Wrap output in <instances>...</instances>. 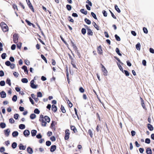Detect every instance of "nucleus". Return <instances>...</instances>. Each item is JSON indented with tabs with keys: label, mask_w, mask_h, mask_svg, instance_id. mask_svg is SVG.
Segmentation results:
<instances>
[{
	"label": "nucleus",
	"mask_w": 154,
	"mask_h": 154,
	"mask_svg": "<svg viewBox=\"0 0 154 154\" xmlns=\"http://www.w3.org/2000/svg\"><path fill=\"white\" fill-rule=\"evenodd\" d=\"M39 121L41 122L42 126L45 127L46 126L47 122L49 123L50 121V118L47 116H44L43 115H40Z\"/></svg>",
	"instance_id": "f257e3e1"
},
{
	"label": "nucleus",
	"mask_w": 154,
	"mask_h": 154,
	"mask_svg": "<svg viewBox=\"0 0 154 154\" xmlns=\"http://www.w3.org/2000/svg\"><path fill=\"white\" fill-rule=\"evenodd\" d=\"M0 26L4 32H6L8 30V27L7 25L4 22H2L0 23Z\"/></svg>",
	"instance_id": "f03ea898"
},
{
	"label": "nucleus",
	"mask_w": 154,
	"mask_h": 154,
	"mask_svg": "<svg viewBox=\"0 0 154 154\" xmlns=\"http://www.w3.org/2000/svg\"><path fill=\"white\" fill-rule=\"evenodd\" d=\"M57 122L54 121H53L51 124L50 128L52 130L53 132L55 131L56 129V125H57Z\"/></svg>",
	"instance_id": "7ed1b4c3"
},
{
	"label": "nucleus",
	"mask_w": 154,
	"mask_h": 154,
	"mask_svg": "<svg viewBox=\"0 0 154 154\" xmlns=\"http://www.w3.org/2000/svg\"><path fill=\"white\" fill-rule=\"evenodd\" d=\"M19 37L18 34L15 33L13 35V41L15 43H17L18 41Z\"/></svg>",
	"instance_id": "20e7f679"
},
{
	"label": "nucleus",
	"mask_w": 154,
	"mask_h": 154,
	"mask_svg": "<svg viewBox=\"0 0 154 154\" xmlns=\"http://www.w3.org/2000/svg\"><path fill=\"white\" fill-rule=\"evenodd\" d=\"M84 26L87 30L88 35H93V32L89 27L86 25H84Z\"/></svg>",
	"instance_id": "39448f33"
},
{
	"label": "nucleus",
	"mask_w": 154,
	"mask_h": 154,
	"mask_svg": "<svg viewBox=\"0 0 154 154\" xmlns=\"http://www.w3.org/2000/svg\"><path fill=\"white\" fill-rule=\"evenodd\" d=\"M101 70L103 72V75L104 76H107L108 75V71L106 69L104 66L102 64H101Z\"/></svg>",
	"instance_id": "423d86ee"
},
{
	"label": "nucleus",
	"mask_w": 154,
	"mask_h": 154,
	"mask_svg": "<svg viewBox=\"0 0 154 154\" xmlns=\"http://www.w3.org/2000/svg\"><path fill=\"white\" fill-rule=\"evenodd\" d=\"M97 53L99 54H103V50L102 49L101 46V45H100L97 48Z\"/></svg>",
	"instance_id": "0eeeda50"
},
{
	"label": "nucleus",
	"mask_w": 154,
	"mask_h": 154,
	"mask_svg": "<svg viewBox=\"0 0 154 154\" xmlns=\"http://www.w3.org/2000/svg\"><path fill=\"white\" fill-rule=\"evenodd\" d=\"M34 81L32 80L30 82V86L32 88L34 89L38 87L37 85H35L34 84Z\"/></svg>",
	"instance_id": "6e6552de"
},
{
	"label": "nucleus",
	"mask_w": 154,
	"mask_h": 154,
	"mask_svg": "<svg viewBox=\"0 0 154 154\" xmlns=\"http://www.w3.org/2000/svg\"><path fill=\"white\" fill-rule=\"evenodd\" d=\"M140 99L141 101V105L143 107L144 109L146 110L147 109H146V107L145 105L144 104V100L142 99V98H141V97H140Z\"/></svg>",
	"instance_id": "1a4fd4ad"
},
{
	"label": "nucleus",
	"mask_w": 154,
	"mask_h": 154,
	"mask_svg": "<svg viewBox=\"0 0 154 154\" xmlns=\"http://www.w3.org/2000/svg\"><path fill=\"white\" fill-rule=\"evenodd\" d=\"M0 97L2 98H4L6 97V93L5 91H2L0 93Z\"/></svg>",
	"instance_id": "9d476101"
},
{
	"label": "nucleus",
	"mask_w": 154,
	"mask_h": 154,
	"mask_svg": "<svg viewBox=\"0 0 154 154\" xmlns=\"http://www.w3.org/2000/svg\"><path fill=\"white\" fill-rule=\"evenodd\" d=\"M51 109L54 112H55L57 111V108L55 105L53 104L52 105Z\"/></svg>",
	"instance_id": "9b49d317"
},
{
	"label": "nucleus",
	"mask_w": 154,
	"mask_h": 154,
	"mask_svg": "<svg viewBox=\"0 0 154 154\" xmlns=\"http://www.w3.org/2000/svg\"><path fill=\"white\" fill-rule=\"evenodd\" d=\"M27 152L30 154H32L33 153V150L32 149L29 147L27 148Z\"/></svg>",
	"instance_id": "f8f14e48"
},
{
	"label": "nucleus",
	"mask_w": 154,
	"mask_h": 154,
	"mask_svg": "<svg viewBox=\"0 0 154 154\" xmlns=\"http://www.w3.org/2000/svg\"><path fill=\"white\" fill-rule=\"evenodd\" d=\"M70 128L71 130L73 131L74 133L77 132V129L74 126L71 125Z\"/></svg>",
	"instance_id": "ddd939ff"
},
{
	"label": "nucleus",
	"mask_w": 154,
	"mask_h": 154,
	"mask_svg": "<svg viewBox=\"0 0 154 154\" xmlns=\"http://www.w3.org/2000/svg\"><path fill=\"white\" fill-rule=\"evenodd\" d=\"M26 146H23L22 144H20L19 145V149L20 150H25L26 148Z\"/></svg>",
	"instance_id": "4468645a"
},
{
	"label": "nucleus",
	"mask_w": 154,
	"mask_h": 154,
	"mask_svg": "<svg viewBox=\"0 0 154 154\" xmlns=\"http://www.w3.org/2000/svg\"><path fill=\"white\" fill-rule=\"evenodd\" d=\"M147 127L148 129L151 131H152L153 129V128L152 126L150 124H147Z\"/></svg>",
	"instance_id": "2eb2a0df"
},
{
	"label": "nucleus",
	"mask_w": 154,
	"mask_h": 154,
	"mask_svg": "<svg viewBox=\"0 0 154 154\" xmlns=\"http://www.w3.org/2000/svg\"><path fill=\"white\" fill-rule=\"evenodd\" d=\"M56 148V146L55 145H53L51 146L50 151L51 152H54Z\"/></svg>",
	"instance_id": "dca6fc26"
},
{
	"label": "nucleus",
	"mask_w": 154,
	"mask_h": 154,
	"mask_svg": "<svg viewBox=\"0 0 154 154\" xmlns=\"http://www.w3.org/2000/svg\"><path fill=\"white\" fill-rule=\"evenodd\" d=\"M22 69L24 70V72L26 74L28 73V70L27 69V67L25 66H22Z\"/></svg>",
	"instance_id": "f3484780"
},
{
	"label": "nucleus",
	"mask_w": 154,
	"mask_h": 154,
	"mask_svg": "<svg viewBox=\"0 0 154 154\" xmlns=\"http://www.w3.org/2000/svg\"><path fill=\"white\" fill-rule=\"evenodd\" d=\"M140 43L139 42H138L136 45V48L137 50L139 51H140Z\"/></svg>",
	"instance_id": "a211bd4d"
},
{
	"label": "nucleus",
	"mask_w": 154,
	"mask_h": 154,
	"mask_svg": "<svg viewBox=\"0 0 154 154\" xmlns=\"http://www.w3.org/2000/svg\"><path fill=\"white\" fill-rule=\"evenodd\" d=\"M28 6H29V8L31 10V11L33 12H34V8H33V7L32 5V4L31 3L30 4L28 5Z\"/></svg>",
	"instance_id": "6ab92c4d"
},
{
	"label": "nucleus",
	"mask_w": 154,
	"mask_h": 154,
	"mask_svg": "<svg viewBox=\"0 0 154 154\" xmlns=\"http://www.w3.org/2000/svg\"><path fill=\"white\" fill-rule=\"evenodd\" d=\"M10 132V130L8 128L4 130V133L5 135H9Z\"/></svg>",
	"instance_id": "aec40b11"
},
{
	"label": "nucleus",
	"mask_w": 154,
	"mask_h": 154,
	"mask_svg": "<svg viewBox=\"0 0 154 154\" xmlns=\"http://www.w3.org/2000/svg\"><path fill=\"white\" fill-rule=\"evenodd\" d=\"M23 134L24 135H29L30 132L28 130H26L23 131Z\"/></svg>",
	"instance_id": "412c9836"
},
{
	"label": "nucleus",
	"mask_w": 154,
	"mask_h": 154,
	"mask_svg": "<svg viewBox=\"0 0 154 154\" xmlns=\"http://www.w3.org/2000/svg\"><path fill=\"white\" fill-rule=\"evenodd\" d=\"M146 152L147 154H152L151 149L149 148L146 149Z\"/></svg>",
	"instance_id": "4be33fe9"
},
{
	"label": "nucleus",
	"mask_w": 154,
	"mask_h": 154,
	"mask_svg": "<svg viewBox=\"0 0 154 154\" xmlns=\"http://www.w3.org/2000/svg\"><path fill=\"white\" fill-rule=\"evenodd\" d=\"M115 8L118 12L119 13H120L121 11L119 8L118 7V6L116 5H115Z\"/></svg>",
	"instance_id": "5701e85b"
},
{
	"label": "nucleus",
	"mask_w": 154,
	"mask_h": 154,
	"mask_svg": "<svg viewBox=\"0 0 154 154\" xmlns=\"http://www.w3.org/2000/svg\"><path fill=\"white\" fill-rule=\"evenodd\" d=\"M66 100L67 101V103L68 104L69 106V107L71 108L72 106V104L69 100L68 99L67 100L66 99Z\"/></svg>",
	"instance_id": "b1692460"
},
{
	"label": "nucleus",
	"mask_w": 154,
	"mask_h": 154,
	"mask_svg": "<svg viewBox=\"0 0 154 154\" xmlns=\"http://www.w3.org/2000/svg\"><path fill=\"white\" fill-rule=\"evenodd\" d=\"M60 109L63 113H65L66 112V111L64 107L62 105H61Z\"/></svg>",
	"instance_id": "393cba45"
},
{
	"label": "nucleus",
	"mask_w": 154,
	"mask_h": 154,
	"mask_svg": "<svg viewBox=\"0 0 154 154\" xmlns=\"http://www.w3.org/2000/svg\"><path fill=\"white\" fill-rule=\"evenodd\" d=\"M80 11L82 13L85 15H86L87 14V11H86L84 9H81L80 10Z\"/></svg>",
	"instance_id": "a878e982"
},
{
	"label": "nucleus",
	"mask_w": 154,
	"mask_h": 154,
	"mask_svg": "<svg viewBox=\"0 0 154 154\" xmlns=\"http://www.w3.org/2000/svg\"><path fill=\"white\" fill-rule=\"evenodd\" d=\"M85 21L89 25L91 23V21L87 18L85 19Z\"/></svg>",
	"instance_id": "bb28decb"
},
{
	"label": "nucleus",
	"mask_w": 154,
	"mask_h": 154,
	"mask_svg": "<svg viewBox=\"0 0 154 154\" xmlns=\"http://www.w3.org/2000/svg\"><path fill=\"white\" fill-rule=\"evenodd\" d=\"M21 81L23 83H27L28 82V80L26 78H23L21 79Z\"/></svg>",
	"instance_id": "cd10ccee"
},
{
	"label": "nucleus",
	"mask_w": 154,
	"mask_h": 154,
	"mask_svg": "<svg viewBox=\"0 0 154 154\" xmlns=\"http://www.w3.org/2000/svg\"><path fill=\"white\" fill-rule=\"evenodd\" d=\"M116 51L117 53L119 56H121L122 54L120 53V51L119 49L117 48L116 49Z\"/></svg>",
	"instance_id": "c85d7f7f"
},
{
	"label": "nucleus",
	"mask_w": 154,
	"mask_h": 154,
	"mask_svg": "<svg viewBox=\"0 0 154 154\" xmlns=\"http://www.w3.org/2000/svg\"><path fill=\"white\" fill-rule=\"evenodd\" d=\"M41 58L45 61V62L46 63H47V60L45 58V57L44 56L43 54L41 55Z\"/></svg>",
	"instance_id": "c756f323"
},
{
	"label": "nucleus",
	"mask_w": 154,
	"mask_h": 154,
	"mask_svg": "<svg viewBox=\"0 0 154 154\" xmlns=\"http://www.w3.org/2000/svg\"><path fill=\"white\" fill-rule=\"evenodd\" d=\"M35 117H36V115L34 113H32V114H31L30 116V118L31 119H34Z\"/></svg>",
	"instance_id": "7c9ffc66"
},
{
	"label": "nucleus",
	"mask_w": 154,
	"mask_h": 154,
	"mask_svg": "<svg viewBox=\"0 0 154 154\" xmlns=\"http://www.w3.org/2000/svg\"><path fill=\"white\" fill-rule=\"evenodd\" d=\"M37 131L35 130H33L31 131V134L32 135H36Z\"/></svg>",
	"instance_id": "2f4dec72"
},
{
	"label": "nucleus",
	"mask_w": 154,
	"mask_h": 154,
	"mask_svg": "<svg viewBox=\"0 0 154 154\" xmlns=\"http://www.w3.org/2000/svg\"><path fill=\"white\" fill-rule=\"evenodd\" d=\"M12 7L14 10L16 9L17 11H18V9L17 5L15 4H13L12 5Z\"/></svg>",
	"instance_id": "473e14b6"
},
{
	"label": "nucleus",
	"mask_w": 154,
	"mask_h": 154,
	"mask_svg": "<svg viewBox=\"0 0 154 154\" xmlns=\"http://www.w3.org/2000/svg\"><path fill=\"white\" fill-rule=\"evenodd\" d=\"M0 126L2 128H4L6 126V125L4 123H1L0 124Z\"/></svg>",
	"instance_id": "72a5a7b5"
},
{
	"label": "nucleus",
	"mask_w": 154,
	"mask_h": 154,
	"mask_svg": "<svg viewBox=\"0 0 154 154\" xmlns=\"http://www.w3.org/2000/svg\"><path fill=\"white\" fill-rule=\"evenodd\" d=\"M25 125H24L21 124L19 125V128L20 129H23L25 128Z\"/></svg>",
	"instance_id": "f704fd0d"
},
{
	"label": "nucleus",
	"mask_w": 154,
	"mask_h": 154,
	"mask_svg": "<svg viewBox=\"0 0 154 154\" xmlns=\"http://www.w3.org/2000/svg\"><path fill=\"white\" fill-rule=\"evenodd\" d=\"M17 99V96L16 95H14L12 98V100L13 101L15 102Z\"/></svg>",
	"instance_id": "c9c22d12"
},
{
	"label": "nucleus",
	"mask_w": 154,
	"mask_h": 154,
	"mask_svg": "<svg viewBox=\"0 0 154 154\" xmlns=\"http://www.w3.org/2000/svg\"><path fill=\"white\" fill-rule=\"evenodd\" d=\"M66 8L68 11H70L72 9V7L70 5H66Z\"/></svg>",
	"instance_id": "e433bc0d"
},
{
	"label": "nucleus",
	"mask_w": 154,
	"mask_h": 154,
	"mask_svg": "<svg viewBox=\"0 0 154 154\" xmlns=\"http://www.w3.org/2000/svg\"><path fill=\"white\" fill-rule=\"evenodd\" d=\"M22 43L20 42L18 43L17 45V47L19 49H21V48L22 45Z\"/></svg>",
	"instance_id": "4c0bfd02"
},
{
	"label": "nucleus",
	"mask_w": 154,
	"mask_h": 154,
	"mask_svg": "<svg viewBox=\"0 0 154 154\" xmlns=\"http://www.w3.org/2000/svg\"><path fill=\"white\" fill-rule=\"evenodd\" d=\"M115 37L116 38V40L117 41H120L121 39L119 36L117 35L116 34L115 35Z\"/></svg>",
	"instance_id": "58836bf2"
},
{
	"label": "nucleus",
	"mask_w": 154,
	"mask_h": 154,
	"mask_svg": "<svg viewBox=\"0 0 154 154\" xmlns=\"http://www.w3.org/2000/svg\"><path fill=\"white\" fill-rule=\"evenodd\" d=\"M81 32H82V33L83 35H84L86 33V30L85 28H83L82 29Z\"/></svg>",
	"instance_id": "ea45409f"
},
{
	"label": "nucleus",
	"mask_w": 154,
	"mask_h": 154,
	"mask_svg": "<svg viewBox=\"0 0 154 154\" xmlns=\"http://www.w3.org/2000/svg\"><path fill=\"white\" fill-rule=\"evenodd\" d=\"M6 83L7 84H8L9 86L11 85V80L10 79L8 78L7 79V80L6 81Z\"/></svg>",
	"instance_id": "a19ab883"
},
{
	"label": "nucleus",
	"mask_w": 154,
	"mask_h": 154,
	"mask_svg": "<svg viewBox=\"0 0 154 154\" xmlns=\"http://www.w3.org/2000/svg\"><path fill=\"white\" fill-rule=\"evenodd\" d=\"M17 146V144L15 142H14L12 145V147L13 149L15 148Z\"/></svg>",
	"instance_id": "79ce46f5"
},
{
	"label": "nucleus",
	"mask_w": 154,
	"mask_h": 154,
	"mask_svg": "<svg viewBox=\"0 0 154 154\" xmlns=\"http://www.w3.org/2000/svg\"><path fill=\"white\" fill-rule=\"evenodd\" d=\"M42 94L40 92H39L37 93V97H42Z\"/></svg>",
	"instance_id": "37998d69"
},
{
	"label": "nucleus",
	"mask_w": 154,
	"mask_h": 154,
	"mask_svg": "<svg viewBox=\"0 0 154 154\" xmlns=\"http://www.w3.org/2000/svg\"><path fill=\"white\" fill-rule=\"evenodd\" d=\"M91 15L92 16L94 17V18L96 20L97 19L96 14L94 12H91Z\"/></svg>",
	"instance_id": "c03bdc74"
},
{
	"label": "nucleus",
	"mask_w": 154,
	"mask_h": 154,
	"mask_svg": "<svg viewBox=\"0 0 154 154\" xmlns=\"http://www.w3.org/2000/svg\"><path fill=\"white\" fill-rule=\"evenodd\" d=\"M34 112L37 114H39L40 111L38 109H35L34 110Z\"/></svg>",
	"instance_id": "a18cd8bd"
},
{
	"label": "nucleus",
	"mask_w": 154,
	"mask_h": 154,
	"mask_svg": "<svg viewBox=\"0 0 154 154\" xmlns=\"http://www.w3.org/2000/svg\"><path fill=\"white\" fill-rule=\"evenodd\" d=\"M5 85V82L4 81H2L0 82V85L1 86H4Z\"/></svg>",
	"instance_id": "49530a36"
},
{
	"label": "nucleus",
	"mask_w": 154,
	"mask_h": 154,
	"mask_svg": "<svg viewBox=\"0 0 154 154\" xmlns=\"http://www.w3.org/2000/svg\"><path fill=\"white\" fill-rule=\"evenodd\" d=\"M102 12L103 14V16L104 17H106L107 16V13L105 11V10L103 11Z\"/></svg>",
	"instance_id": "de8ad7c7"
},
{
	"label": "nucleus",
	"mask_w": 154,
	"mask_h": 154,
	"mask_svg": "<svg viewBox=\"0 0 154 154\" xmlns=\"http://www.w3.org/2000/svg\"><path fill=\"white\" fill-rule=\"evenodd\" d=\"M124 72L125 74L127 76H128L129 75V73L128 71L127 70H124Z\"/></svg>",
	"instance_id": "09e8293b"
},
{
	"label": "nucleus",
	"mask_w": 154,
	"mask_h": 154,
	"mask_svg": "<svg viewBox=\"0 0 154 154\" xmlns=\"http://www.w3.org/2000/svg\"><path fill=\"white\" fill-rule=\"evenodd\" d=\"M25 63L27 65H29L30 64L29 61L27 60H24Z\"/></svg>",
	"instance_id": "8fccbe9b"
},
{
	"label": "nucleus",
	"mask_w": 154,
	"mask_h": 154,
	"mask_svg": "<svg viewBox=\"0 0 154 154\" xmlns=\"http://www.w3.org/2000/svg\"><path fill=\"white\" fill-rule=\"evenodd\" d=\"M143 30L144 33H145L146 34H147L148 33V31L147 28H146L144 27H143Z\"/></svg>",
	"instance_id": "3c124183"
},
{
	"label": "nucleus",
	"mask_w": 154,
	"mask_h": 154,
	"mask_svg": "<svg viewBox=\"0 0 154 154\" xmlns=\"http://www.w3.org/2000/svg\"><path fill=\"white\" fill-rule=\"evenodd\" d=\"M6 54L5 53H3L1 55V57L2 59H5L6 57Z\"/></svg>",
	"instance_id": "603ef678"
},
{
	"label": "nucleus",
	"mask_w": 154,
	"mask_h": 154,
	"mask_svg": "<svg viewBox=\"0 0 154 154\" xmlns=\"http://www.w3.org/2000/svg\"><path fill=\"white\" fill-rule=\"evenodd\" d=\"M14 75L16 78L19 75V74L16 72H14L13 73Z\"/></svg>",
	"instance_id": "864d4df0"
},
{
	"label": "nucleus",
	"mask_w": 154,
	"mask_h": 154,
	"mask_svg": "<svg viewBox=\"0 0 154 154\" xmlns=\"http://www.w3.org/2000/svg\"><path fill=\"white\" fill-rule=\"evenodd\" d=\"M5 64L7 66H9L11 65V63L9 61H7L5 62Z\"/></svg>",
	"instance_id": "5fc2aeb1"
},
{
	"label": "nucleus",
	"mask_w": 154,
	"mask_h": 154,
	"mask_svg": "<svg viewBox=\"0 0 154 154\" xmlns=\"http://www.w3.org/2000/svg\"><path fill=\"white\" fill-rule=\"evenodd\" d=\"M79 90L81 93H83L85 91V90L82 87H81L79 88Z\"/></svg>",
	"instance_id": "6e6d98bb"
},
{
	"label": "nucleus",
	"mask_w": 154,
	"mask_h": 154,
	"mask_svg": "<svg viewBox=\"0 0 154 154\" xmlns=\"http://www.w3.org/2000/svg\"><path fill=\"white\" fill-rule=\"evenodd\" d=\"M65 135H69V130L68 129H66L65 132Z\"/></svg>",
	"instance_id": "4d7b16f0"
},
{
	"label": "nucleus",
	"mask_w": 154,
	"mask_h": 154,
	"mask_svg": "<svg viewBox=\"0 0 154 154\" xmlns=\"http://www.w3.org/2000/svg\"><path fill=\"white\" fill-rule=\"evenodd\" d=\"M109 11L111 14V15L112 17L115 19H116V17L114 15L113 13L110 10H109Z\"/></svg>",
	"instance_id": "13d9d810"
},
{
	"label": "nucleus",
	"mask_w": 154,
	"mask_h": 154,
	"mask_svg": "<svg viewBox=\"0 0 154 154\" xmlns=\"http://www.w3.org/2000/svg\"><path fill=\"white\" fill-rule=\"evenodd\" d=\"M51 60L52 65L54 66L55 65L56 63L54 59H52Z\"/></svg>",
	"instance_id": "bf43d9fd"
},
{
	"label": "nucleus",
	"mask_w": 154,
	"mask_h": 154,
	"mask_svg": "<svg viewBox=\"0 0 154 154\" xmlns=\"http://www.w3.org/2000/svg\"><path fill=\"white\" fill-rule=\"evenodd\" d=\"M19 5L20 6H21L22 7V8L23 9H25V8L24 5H23V4L21 2H19Z\"/></svg>",
	"instance_id": "052dcab7"
},
{
	"label": "nucleus",
	"mask_w": 154,
	"mask_h": 154,
	"mask_svg": "<svg viewBox=\"0 0 154 154\" xmlns=\"http://www.w3.org/2000/svg\"><path fill=\"white\" fill-rule=\"evenodd\" d=\"M9 122L10 123H14V119L13 118H11L10 119H9Z\"/></svg>",
	"instance_id": "680f3d73"
},
{
	"label": "nucleus",
	"mask_w": 154,
	"mask_h": 154,
	"mask_svg": "<svg viewBox=\"0 0 154 154\" xmlns=\"http://www.w3.org/2000/svg\"><path fill=\"white\" fill-rule=\"evenodd\" d=\"M46 145L47 146H50L51 145V143L49 141H47L46 143Z\"/></svg>",
	"instance_id": "e2e57ef3"
},
{
	"label": "nucleus",
	"mask_w": 154,
	"mask_h": 154,
	"mask_svg": "<svg viewBox=\"0 0 154 154\" xmlns=\"http://www.w3.org/2000/svg\"><path fill=\"white\" fill-rule=\"evenodd\" d=\"M19 116V115L18 114H15L14 115V118L15 119H18Z\"/></svg>",
	"instance_id": "0e129e2a"
},
{
	"label": "nucleus",
	"mask_w": 154,
	"mask_h": 154,
	"mask_svg": "<svg viewBox=\"0 0 154 154\" xmlns=\"http://www.w3.org/2000/svg\"><path fill=\"white\" fill-rule=\"evenodd\" d=\"M25 21L26 23H27V24L29 25V26H31L32 24V23H31L30 22L29 20H27L26 19L25 20Z\"/></svg>",
	"instance_id": "69168bd1"
},
{
	"label": "nucleus",
	"mask_w": 154,
	"mask_h": 154,
	"mask_svg": "<svg viewBox=\"0 0 154 154\" xmlns=\"http://www.w3.org/2000/svg\"><path fill=\"white\" fill-rule=\"evenodd\" d=\"M11 48L12 50H14L16 48V45L14 44L12 45L11 47Z\"/></svg>",
	"instance_id": "338daca9"
},
{
	"label": "nucleus",
	"mask_w": 154,
	"mask_h": 154,
	"mask_svg": "<svg viewBox=\"0 0 154 154\" xmlns=\"http://www.w3.org/2000/svg\"><path fill=\"white\" fill-rule=\"evenodd\" d=\"M10 67L11 69H13L15 67V65L14 63H12L10 65Z\"/></svg>",
	"instance_id": "774afa93"
}]
</instances>
